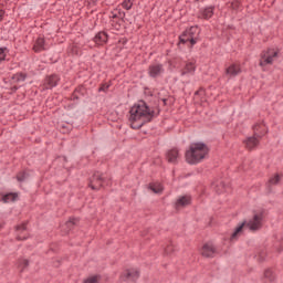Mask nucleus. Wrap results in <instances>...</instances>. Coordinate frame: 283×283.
<instances>
[{
  "instance_id": "nucleus-1",
  "label": "nucleus",
  "mask_w": 283,
  "mask_h": 283,
  "mask_svg": "<svg viewBox=\"0 0 283 283\" xmlns=\"http://www.w3.org/2000/svg\"><path fill=\"white\" fill-rule=\"evenodd\" d=\"M156 116H160V108L157 107V113L147 105V102L140 99L129 109V123L132 129H142L147 123H151Z\"/></svg>"
},
{
  "instance_id": "nucleus-2",
  "label": "nucleus",
  "mask_w": 283,
  "mask_h": 283,
  "mask_svg": "<svg viewBox=\"0 0 283 283\" xmlns=\"http://www.w3.org/2000/svg\"><path fill=\"white\" fill-rule=\"evenodd\" d=\"M210 151L211 149L205 142L191 143L188 150L185 153L186 163H188V165H200L202 160L209 158Z\"/></svg>"
},
{
  "instance_id": "nucleus-3",
  "label": "nucleus",
  "mask_w": 283,
  "mask_h": 283,
  "mask_svg": "<svg viewBox=\"0 0 283 283\" xmlns=\"http://www.w3.org/2000/svg\"><path fill=\"white\" fill-rule=\"evenodd\" d=\"M262 220H264V210L254 213L253 218L250 221L244 220L243 222L239 223L232 232L230 241L235 242V240L240 238L242 231H244V227H248L250 231H260V229H262Z\"/></svg>"
},
{
  "instance_id": "nucleus-4",
  "label": "nucleus",
  "mask_w": 283,
  "mask_h": 283,
  "mask_svg": "<svg viewBox=\"0 0 283 283\" xmlns=\"http://www.w3.org/2000/svg\"><path fill=\"white\" fill-rule=\"evenodd\" d=\"M198 41H200V27L198 25L186 29L179 35V43H181L182 45H187V43H190V48H193V45H196Z\"/></svg>"
},
{
  "instance_id": "nucleus-5",
  "label": "nucleus",
  "mask_w": 283,
  "mask_h": 283,
  "mask_svg": "<svg viewBox=\"0 0 283 283\" xmlns=\"http://www.w3.org/2000/svg\"><path fill=\"white\" fill-rule=\"evenodd\" d=\"M104 182L105 178L103 177V174H101V171H95L88 179V187L93 191H98L103 187Z\"/></svg>"
},
{
  "instance_id": "nucleus-6",
  "label": "nucleus",
  "mask_w": 283,
  "mask_h": 283,
  "mask_svg": "<svg viewBox=\"0 0 283 283\" xmlns=\"http://www.w3.org/2000/svg\"><path fill=\"white\" fill-rule=\"evenodd\" d=\"M165 74V66L160 63L150 64L148 66V76L150 78H160Z\"/></svg>"
},
{
  "instance_id": "nucleus-7",
  "label": "nucleus",
  "mask_w": 283,
  "mask_h": 283,
  "mask_svg": "<svg viewBox=\"0 0 283 283\" xmlns=\"http://www.w3.org/2000/svg\"><path fill=\"white\" fill-rule=\"evenodd\" d=\"M214 12H216V6H208V7L201 8L198 11V19H205V21H209V19L213 18Z\"/></svg>"
},
{
  "instance_id": "nucleus-8",
  "label": "nucleus",
  "mask_w": 283,
  "mask_h": 283,
  "mask_svg": "<svg viewBox=\"0 0 283 283\" xmlns=\"http://www.w3.org/2000/svg\"><path fill=\"white\" fill-rule=\"evenodd\" d=\"M59 81H61V77L56 74L48 75L44 80V87L45 90H52L59 85Z\"/></svg>"
},
{
  "instance_id": "nucleus-9",
  "label": "nucleus",
  "mask_w": 283,
  "mask_h": 283,
  "mask_svg": "<svg viewBox=\"0 0 283 283\" xmlns=\"http://www.w3.org/2000/svg\"><path fill=\"white\" fill-rule=\"evenodd\" d=\"M81 96L85 98L87 96V87L85 85L81 84L78 85L74 92L72 93V97L70 101H81Z\"/></svg>"
},
{
  "instance_id": "nucleus-10",
  "label": "nucleus",
  "mask_w": 283,
  "mask_h": 283,
  "mask_svg": "<svg viewBox=\"0 0 283 283\" xmlns=\"http://www.w3.org/2000/svg\"><path fill=\"white\" fill-rule=\"evenodd\" d=\"M93 41L96 45H106L107 41H109V34L105 31H99L93 38Z\"/></svg>"
},
{
  "instance_id": "nucleus-11",
  "label": "nucleus",
  "mask_w": 283,
  "mask_h": 283,
  "mask_svg": "<svg viewBox=\"0 0 283 283\" xmlns=\"http://www.w3.org/2000/svg\"><path fill=\"white\" fill-rule=\"evenodd\" d=\"M140 277V272L138 270H126L124 273L120 274V279L124 280H132L135 282V280H138Z\"/></svg>"
},
{
  "instance_id": "nucleus-12",
  "label": "nucleus",
  "mask_w": 283,
  "mask_h": 283,
  "mask_svg": "<svg viewBox=\"0 0 283 283\" xmlns=\"http://www.w3.org/2000/svg\"><path fill=\"white\" fill-rule=\"evenodd\" d=\"M178 158H180V151L178 148H171L166 153L167 161L171 163L172 165H178Z\"/></svg>"
},
{
  "instance_id": "nucleus-13",
  "label": "nucleus",
  "mask_w": 283,
  "mask_h": 283,
  "mask_svg": "<svg viewBox=\"0 0 283 283\" xmlns=\"http://www.w3.org/2000/svg\"><path fill=\"white\" fill-rule=\"evenodd\" d=\"M282 178L283 175L277 172L273 177H271L266 185V193H273V185H280Z\"/></svg>"
},
{
  "instance_id": "nucleus-14",
  "label": "nucleus",
  "mask_w": 283,
  "mask_h": 283,
  "mask_svg": "<svg viewBox=\"0 0 283 283\" xmlns=\"http://www.w3.org/2000/svg\"><path fill=\"white\" fill-rule=\"evenodd\" d=\"M1 201L4 205H8L9 202H18L19 200V192H7V193H0Z\"/></svg>"
},
{
  "instance_id": "nucleus-15",
  "label": "nucleus",
  "mask_w": 283,
  "mask_h": 283,
  "mask_svg": "<svg viewBox=\"0 0 283 283\" xmlns=\"http://www.w3.org/2000/svg\"><path fill=\"white\" fill-rule=\"evenodd\" d=\"M226 74L227 76H238L239 74H242V69L240 65L232 63L226 69Z\"/></svg>"
},
{
  "instance_id": "nucleus-16",
  "label": "nucleus",
  "mask_w": 283,
  "mask_h": 283,
  "mask_svg": "<svg viewBox=\"0 0 283 283\" xmlns=\"http://www.w3.org/2000/svg\"><path fill=\"white\" fill-rule=\"evenodd\" d=\"M216 253V248H213V245L206 243L202 247V252L201 255H203V258H213V254Z\"/></svg>"
},
{
  "instance_id": "nucleus-17",
  "label": "nucleus",
  "mask_w": 283,
  "mask_h": 283,
  "mask_svg": "<svg viewBox=\"0 0 283 283\" xmlns=\"http://www.w3.org/2000/svg\"><path fill=\"white\" fill-rule=\"evenodd\" d=\"M45 50V39L44 38H38L35 40V43L33 45V51L39 54V52H43Z\"/></svg>"
},
{
  "instance_id": "nucleus-18",
  "label": "nucleus",
  "mask_w": 283,
  "mask_h": 283,
  "mask_svg": "<svg viewBox=\"0 0 283 283\" xmlns=\"http://www.w3.org/2000/svg\"><path fill=\"white\" fill-rule=\"evenodd\" d=\"M243 143L247 149H255V147L260 145V140L255 136L248 137Z\"/></svg>"
},
{
  "instance_id": "nucleus-19",
  "label": "nucleus",
  "mask_w": 283,
  "mask_h": 283,
  "mask_svg": "<svg viewBox=\"0 0 283 283\" xmlns=\"http://www.w3.org/2000/svg\"><path fill=\"white\" fill-rule=\"evenodd\" d=\"M189 205H191V197L181 196L176 201V209H179V207H189Z\"/></svg>"
},
{
  "instance_id": "nucleus-20",
  "label": "nucleus",
  "mask_w": 283,
  "mask_h": 283,
  "mask_svg": "<svg viewBox=\"0 0 283 283\" xmlns=\"http://www.w3.org/2000/svg\"><path fill=\"white\" fill-rule=\"evenodd\" d=\"M81 222V218L70 217L69 220L65 222V227L67 231H74L75 227H78Z\"/></svg>"
},
{
  "instance_id": "nucleus-21",
  "label": "nucleus",
  "mask_w": 283,
  "mask_h": 283,
  "mask_svg": "<svg viewBox=\"0 0 283 283\" xmlns=\"http://www.w3.org/2000/svg\"><path fill=\"white\" fill-rule=\"evenodd\" d=\"M195 73H196V64H193V62L186 63L184 69H181V76H187V74H195Z\"/></svg>"
},
{
  "instance_id": "nucleus-22",
  "label": "nucleus",
  "mask_w": 283,
  "mask_h": 283,
  "mask_svg": "<svg viewBox=\"0 0 283 283\" xmlns=\"http://www.w3.org/2000/svg\"><path fill=\"white\" fill-rule=\"evenodd\" d=\"M261 59L259 62V65L261 67H264L265 65H273V57L271 55H268L264 51L261 53Z\"/></svg>"
},
{
  "instance_id": "nucleus-23",
  "label": "nucleus",
  "mask_w": 283,
  "mask_h": 283,
  "mask_svg": "<svg viewBox=\"0 0 283 283\" xmlns=\"http://www.w3.org/2000/svg\"><path fill=\"white\" fill-rule=\"evenodd\" d=\"M15 179H17L19 182H27V180H30V170H29V169L20 170V171L17 174Z\"/></svg>"
},
{
  "instance_id": "nucleus-24",
  "label": "nucleus",
  "mask_w": 283,
  "mask_h": 283,
  "mask_svg": "<svg viewBox=\"0 0 283 283\" xmlns=\"http://www.w3.org/2000/svg\"><path fill=\"white\" fill-rule=\"evenodd\" d=\"M263 282L264 283H266V282H270V283L275 282V273H273V270L268 269V270L264 271Z\"/></svg>"
},
{
  "instance_id": "nucleus-25",
  "label": "nucleus",
  "mask_w": 283,
  "mask_h": 283,
  "mask_svg": "<svg viewBox=\"0 0 283 283\" xmlns=\"http://www.w3.org/2000/svg\"><path fill=\"white\" fill-rule=\"evenodd\" d=\"M12 81H15V83H23L25 78H28V73L19 72L12 75Z\"/></svg>"
},
{
  "instance_id": "nucleus-26",
  "label": "nucleus",
  "mask_w": 283,
  "mask_h": 283,
  "mask_svg": "<svg viewBox=\"0 0 283 283\" xmlns=\"http://www.w3.org/2000/svg\"><path fill=\"white\" fill-rule=\"evenodd\" d=\"M9 53H10V49H8L7 46L0 48V65L2 61H6V56H8Z\"/></svg>"
},
{
  "instance_id": "nucleus-27",
  "label": "nucleus",
  "mask_w": 283,
  "mask_h": 283,
  "mask_svg": "<svg viewBox=\"0 0 283 283\" xmlns=\"http://www.w3.org/2000/svg\"><path fill=\"white\" fill-rule=\"evenodd\" d=\"M19 266H22L21 273H23V270H25V269H28L30 266V260L21 259L19 261Z\"/></svg>"
},
{
  "instance_id": "nucleus-28",
  "label": "nucleus",
  "mask_w": 283,
  "mask_h": 283,
  "mask_svg": "<svg viewBox=\"0 0 283 283\" xmlns=\"http://www.w3.org/2000/svg\"><path fill=\"white\" fill-rule=\"evenodd\" d=\"M111 19H122V21L125 19V12L124 11H117V13L112 12Z\"/></svg>"
},
{
  "instance_id": "nucleus-29",
  "label": "nucleus",
  "mask_w": 283,
  "mask_h": 283,
  "mask_svg": "<svg viewBox=\"0 0 283 283\" xmlns=\"http://www.w3.org/2000/svg\"><path fill=\"white\" fill-rule=\"evenodd\" d=\"M149 189L153 193H161L163 188L156 186L155 184H149Z\"/></svg>"
},
{
  "instance_id": "nucleus-30",
  "label": "nucleus",
  "mask_w": 283,
  "mask_h": 283,
  "mask_svg": "<svg viewBox=\"0 0 283 283\" xmlns=\"http://www.w3.org/2000/svg\"><path fill=\"white\" fill-rule=\"evenodd\" d=\"M174 251H176V249L174 248V244L170 243L169 245H167L164 250L165 255H171V253H174Z\"/></svg>"
},
{
  "instance_id": "nucleus-31",
  "label": "nucleus",
  "mask_w": 283,
  "mask_h": 283,
  "mask_svg": "<svg viewBox=\"0 0 283 283\" xmlns=\"http://www.w3.org/2000/svg\"><path fill=\"white\" fill-rule=\"evenodd\" d=\"M98 280H101V275H93L87 277L84 283H98Z\"/></svg>"
},
{
  "instance_id": "nucleus-32",
  "label": "nucleus",
  "mask_w": 283,
  "mask_h": 283,
  "mask_svg": "<svg viewBox=\"0 0 283 283\" xmlns=\"http://www.w3.org/2000/svg\"><path fill=\"white\" fill-rule=\"evenodd\" d=\"M122 6L125 10H129L130 8H133L134 3L132 2V0H124L122 2Z\"/></svg>"
},
{
  "instance_id": "nucleus-33",
  "label": "nucleus",
  "mask_w": 283,
  "mask_h": 283,
  "mask_svg": "<svg viewBox=\"0 0 283 283\" xmlns=\"http://www.w3.org/2000/svg\"><path fill=\"white\" fill-rule=\"evenodd\" d=\"M112 86V84H107V83H102L98 87V92H105L107 93V91L109 90V87Z\"/></svg>"
},
{
  "instance_id": "nucleus-34",
  "label": "nucleus",
  "mask_w": 283,
  "mask_h": 283,
  "mask_svg": "<svg viewBox=\"0 0 283 283\" xmlns=\"http://www.w3.org/2000/svg\"><path fill=\"white\" fill-rule=\"evenodd\" d=\"M15 231H19L20 233H23V231H28V223L15 226Z\"/></svg>"
},
{
  "instance_id": "nucleus-35",
  "label": "nucleus",
  "mask_w": 283,
  "mask_h": 283,
  "mask_svg": "<svg viewBox=\"0 0 283 283\" xmlns=\"http://www.w3.org/2000/svg\"><path fill=\"white\" fill-rule=\"evenodd\" d=\"M265 54L270 55L272 59H276V56H277V54H280V52L275 51L274 49H268Z\"/></svg>"
},
{
  "instance_id": "nucleus-36",
  "label": "nucleus",
  "mask_w": 283,
  "mask_h": 283,
  "mask_svg": "<svg viewBox=\"0 0 283 283\" xmlns=\"http://www.w3.org/2000/svg\"><path fill=\"white\" fill-rule=\"evenodd\" d=\"M231 8H232V10H240V2L239 1L232 2Z\"/></svg>"
},
{
  "instance_id": "nucleus-37",
  "label": "nucleus",
  "mask_w": 283,
  "mask_h": 283,
  "mask_svg": "<svg viewBox=\"0 0 283 283\" xmlns=\"http://www.w3.org/2000/svg\"><path fill=\"white\" fill-rule=\"evenodd\" d=\"M265 260V253L264 252H261L258 256V262H264Z\"/></svg>"
},
{
  "instance_id": "nucleus-38",
  "label": "nucleus",
  "mask_w": 283,
  "mask_h": 283,
  "mask_svg": "<svg viewBox=\"0 0 283 283\" xmlns=\"http://www.w3.org/2000/svg\"><path fill=\"white\" fill-rule=\"evenodd\" d=\"M17 240H18L19 242H23L24 240H28V237L18 234V235H17Z\"/></svg>"
},
{
  "instance_id": "nucleus-39",
  "label": "nucleus",
  "mask_w": 283,
  "mask_h": 283,
  "mask_svg": "<svg viewBox=\"0 0 283 283\" xmlns=\"http://www.w3.org/2000/svg\"><path fill=\"white\" fill-rule=\"evenodd\" d=\"M3 17H6V10L0 9V23L3 21Z\"/></svg>"
},
{
  "instance_id": "nucleus-40",
  "label": "nucleus",
  "mask_w": 283,
  "mask_h": 283,
  "mask_svg": "<svg viewBox=\"0 0 283 283\" xmlns=\"http://www.w3.org/2000/svg\"><path fill=\"white\" fill-rule=\"evenodd\" d=\"M205 92V87H200L198 91L195 92V96H200Z\"/></svg>"
},
{
  "instance_id": "nucleus-41",
  "label": "nucleus",
  "mask_w": 283,
  "mask_h": 283,
  "mask_svg": "<svg viewBox=\"0 0 283 283\" xmlns=\"http://www.w3.org/2000/svg\"><path fill=\"white\" fill-rule=\"evenodd\" d=\"M18 91H19V86H12V87H11V92L14 93V92H18Z\"/></svg>"
},
{
  "instance_id": "nucleus-42",
  "label": "nucleus",
  "mask_w": 283,
  "mask_h": 283,
  "mask_svg": "<svg viewBox=\"0 0 283 283\" xmlns=\"http://www.w3.org/2000/svg\"><path fill=\"white\" fill-rule=\"evenodd\" d=\"M228 30H235V27L233 24H229Z\"/></svg>"
},
{
  "instance_id": "nucleus-43",
  "label": "nucleus",
  "mask_w": 283,
  "mask_h": 283,
  "mask_svg": "<svg viewBox=\"0 0 283 283\" xmlns=\"http://www.w3.org/2000/svg\"><path fill=\"white\" fill-rule=\"evenodd\" d=\"M3 227H6V221L0 222V231L3 229Z\"/></svg>"
},
{
  "instance_id": "nucleus-44",
  "label": "nucleus",
  "mask_w": 283,
  "mask_h": 283,
  "mask_svg": "<svg viewBox=\"0 0 283 283\" xmlns=\"http://www.w3.org/2000/svg\"><path fill=\"white\" fill-rule=\"evenodd\" d=\"M90 3H93V6H96V3H98V0H90Z\"/></svg>"
},
{
  "instance_id": "nucleus-45",
  "label": "nucleus",
  "mask_w": 283,
  "mask_h": 283,
  "mask_svg": "<svg viewBox=\"0 0 283 283\" xmlns=\"http://www.w3.org/2000/svg\"><path fill=\"white\" fill-rule=\"evenodd\" d=\"M163 103L165 106H167V102L169 101L168 98H161Z\"/></svg>"
},
{
  "instance_id": "nucleus-46",
  "label": "nucleus",
  "mask_w": 283,
  "mask_h": 283,
  "mask_svg": "<svg viewBox=\"0 0 283 283\" xmlns=\"http://www.w3.org/2000/svg\"><path fill=\"white\" fill-rule=\"evenodd\" d=\"M205 3V0H195V3Z\"/></svg>"
},
{
  "instance_id": "nucleus-47",
  "label": "nucleus",
  "mask_w": 283,
  "mask_h": 283,
  "mask_svg": "<svg viewBox=\"0 0 283 283\" xmlns=\"http://www.w3.org/2000/svg\"><path fill=\"white\" fill-rule=\"evenodd\" d=\"M219 186L222 187V188H224V182H223V181H220V182H219Z\"/></svg>"
},
{
  "instance_id": "nucleus-48",
  "label": "nucleus",
  "mask_w": 283,
  "mask_h": 283,
  "mask_svg": "<svg viewBox=\"0 0 283 283\" xmlns=\"http://www.w3.org/2000/svg\"><path fill=\"white\" fill-rule=\"evenodd\" d=\"M0 202H2V201H1V195H0Z\"/></svg>"
}]
</instances>
